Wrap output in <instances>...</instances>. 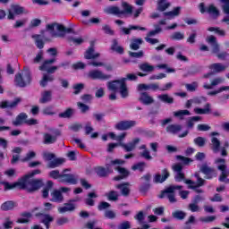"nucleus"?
<instances>
[{"label": "nucleus", "instance_id": "1", "mask_svg": "<svg viewBox=\"0 0 229 229\" xmlns=\"http://www.w3.org/2000/svg\"><path fill=\"white\" fill-rule=\"evenodd\" d=\"M42 187H44V180L42 179H33L25 176L21 179V190L27 191V192H37Z\"/></svg>", "mask_w": 229, "mask_h": 229}, {"label": "nucleus", "instance_id": "2", "mask_svg": "<svg viewBox=\"0 0 229 229\" xmlns=\"http://www.w3.org/2000/svg\"><path fill=\"white\" fill-rule=\"evenodd\" d=\"M122 8L121 10L118 6L111 5L106 9V13L109 15H116V17H123V15H131L133 13V6L128 2H122Z\"/></svg>", "mask_w": 229, "mask_h": 229}, {"label": "nucleus", "instance_id": "3", "mask_svg": "<svg viewBox=\"0 0 229 229\" xmlns=\"http://www.w3.org/2000/svg\"><path fill=\"white\" fill-rule=\"evenodd\" d=\"M14 82L16 87H20L21 89L28 87V85L31 83V72L30 71V67H23V74L21 72L16 73Z\"/></svg>", "mask_w": 229, "mask_h": 229}, {"label": "nucleus", "instance_id": "4", "mask_svg": "<svg viewBox=\"0 0 229 229\" xmlns=\"http://www.w3.org/2000/svg\"><path fill=\"white\" fill-rule=\"evenodd\" d=\"M119 85H120L121 97L123 98H128V87L126 86V79L125 78L109 81L107 83V89L109 90H112L113 92H117V90H119Z\"/></svg>", "mask_w": 229, "mask_h": 229}, {"label": "nucleus", "instance_id": "5", "mask_svg": "<svg viewBox=\"0 0 229 229\" xmlns=\"http://www.w3.org/2000/svg\"><path fill=\"white\" fill-rule=\"evenodd\" d=\"M199 10L200 13H208L209 15H212L214 19H217L219 15H221V13L219 12V9L214 5V4H209L208 7L205 6V3H200L199 4Z\"/></svg>", "mask_w": 229, "mask_h": 229}, {"label": "nucleus", "instance_id": "6", "mask_svg": "<svg viewBox=\"0 0 229 229\" xmlns=\"http://www.w3.org/2000/svg\"><path fill=\"white\" fill-rule=\"evenodd\" d=\"M216 163H220L222 165H218V171H221V174L219 175V182H222L223 183H229V170L228 166L226 165V160L225 159H218L216 160Z\"/></svg>", "mask_w": 229, "mask_h": 229}, {"label": "nucleus", "instance_id": "7", "mask_svg": "<svg viewBox=\"0 0 229 229\" xmlns=\"http://www.w3.org/2000/svg\"><path fill=\"white\" fill-rule=\"evenodd\" d=\"M55 62H56L55 58L45 60L38 67L39 71H43L47 74H55V72L58 71V66H51L53 64H55Z\"/></svg>", "mask_w": 229, "mask_h": 229}, {"label": "nucleus", "instance_id": "8", "mask_svg": "<svg viewBox=\"0 0 229 229\" xmlns=\"http://www.w3.org/2000/svg\"><path fill=\"white\" fill-rule=\"evenodd\" d=\"M88 77L90 80H100L101 81H106V80H110L112 78V75L105 74L99 70H91L89 72Z\"/></svg>", "mask_w": 229, "mask_h": 229}, {"label": "nucleus", "instance_id": "9", "mask_svg": "<svg viewBox=\"0 0 229 229\" xmlns=\"http://www.w3.org/2000/svg\"><path fill=\"white\" fill-rule=\"evenodd\" d=\"M137 124V122L132 120L120 121L114 125V130L118 131H126L131 128H133Z\"/></svg>", "mask_w": 229, "mask_h": 229}, {"label": "nucleus", "instance_id": "10", "mask_svg": "<svg viewBox=\"0 0 229 229\" xmlns=\"http://www.w3.org/2000/svg\"><path fill=\"white\" fill-rule=\"evenodd\" d=\"M194 176L197 178V182H194V181L191 179L184 180V183L189 185L188 189H198L199 187H203V185H205V179L201 178L199 173H195Z\"/></svg>", "mask_w": 229, "mask_h": 229}, {"label": "nucleus", "instance_id": "11", "mask_svg": "<svg viewBox=\"0 0 229 229\" xmlns=\"http://www.w3.org/2000/svg\"><path fill=\"white\" fill-rule=\"evenodd\" d=\"M141 105H145V106H149V105H153L155 103V98L149 95L148 92L140 93V98H138Z\"/></svg>", "mask_w": 229, "mask_h": 229}, {"label": "nucleus", "instance_id": "12", "mask_svg": "<svg viewBox=\"0 0 229 229\" xmlns=\"http://www.w3.org/2000/svg\"><path fill=\"white\" fill-rule=\"evenodd\" d=\"M160 199L167 198L170 203H176V194L173 191V188H166L165 191L161 192L159 195Z\"/></svg>", "mask_w": 229, "mask_h": 229}, {"label": "nucleus", "instance_id": "13", "mask_svg": "<svg viewBox=\"0 0 229 229\" xmlns=\"http://www.w3.org/2000/svg\"><path fill=\"white\" fill-rule=\"evenodd\" d=\"M76 201H80V199H75L69 200V203H64V207L58 208V212L60 214H65V212H73V210H76V206L72 203Z\"/></svg>", "mask_w": 229, "mask_h": 229}, {"label": "nucleus", "instance_id": "14", "mask_svg": "<svg viewBox=\"0 0 229 229\" xmlns=\"http://www.w3.org/2000/svg\"><path fill=\"white\" fill-rule=\"evenodd\" d=\"M200 171L205 174L207 180H212L216 176V169L210 167L207 163L200 166Z\"/></svg>", "mask_w": 229, "mask_h": 229}, {"label": "nucleus", "instance_id": "15", "mask_svg": "<svg viewBox=\"0 0 229 229\" xmlns=\"http://www.w3.org/2000/svg\"><path fill=\"white\" fill-rule=\"evenodd\" d=\"M95 171L98 176H99L100 178H106L108 174H110L111 173H114V170L110 168V165H106V168L103 166H98L95 168Z\"/></svg>", "mask_w": 229, "mask_h": 229}, {"label": "nucleus", "instance_id": "16", "mask_svg": "<svg viewBox=\"0 0 229 229\" xmlns=\"http://www.w3.org/2000/svg\"><path fill=\"white\" fill-rule=\"evenodd\" d=\"M173 171L176 173L175 180L176 182H182V180H185V174H183V165L182 164H175L172 166Z\"/></svg>", "mask_w": 229, "mask_h": 229}, {"label": "nucleus", "instance_id": "17", "mask_svg": "<svg viewBox=\"0 0 229 229\" xmlns=\"http://www.w3.org/2000/svg\"><path fill=\"white\" fill-rule=\"evenodd\" d=\"M61 183H72V185H76L78 183V177L74 174H61V179H59Z\"/></svg>", "mask_w": 229, "mask_h": 229}, {"label": "nucleus", "instance_id": "18", "mask_svg": "<svg viewBox=\"0 0 229 229\" xmlns=\"http://www.w3.org/2000/svg\"><path fill=\"white\" fill-rule=\"evenodd\" d=\"M22 101L21 98H16L13 102H9L8 100L2 101L0 103V108L4 109V108H15Z\"/></svg>", "mask_w": 229, "mask_h": 229}, {"label": "nucleus", "instance_id": "19", "mask_svg": "<svg viewBox=\"0 0 229 229\" xmlns=\"http://www.w3.org/2000/svg\"><path fill=\"white\" fill-rule=\"evenodd\" d=\"M107 137L111 140H115L119 144H123L126 139V132H122L119 135L115 134V132H107Z\"/></svg>", "mask_w": 229, "mask_h": 229}, {"label": "nucleus", "instance_id": "20", "mask_svg": "<svg viewBox=\"0 0 229 229\" xmlns=\"http://www.w3.org/2000/svg\"><path fill=\"white\" fill-rule=\"evenodd\" d=\"M53 100V92L51 90H45L41 93V98H39L40 105H46L47 103H51Z\"/></svg>", "mask_w": 229, "mask_h": 229}, {"label": "nucleus", "instance_id": "21", "mask_svg": "<svg viewBox=\"0 0 229 229\" xmlns=\"http://www.w3.org/2000/svg\"><path fill=\"white\" fill-rule=\"evenodd\" d=\"M115 170L120 173V175L114 177V182L124 180L125 178H128L130 176V171H128L126 168L117 166Z\"/></svg>", "mask_w": 229, "mask_h": 229}, {"label": "nucleus", "instance_id": "22", "mask_svg": "<svg viewBox=\"0 0 229 229\" xmlns=\"http://www.w3.org/2000/svg\"><path fill=\"white\" fill-rule=\"evenodd\" d=\"M169 178V171L167 169H164L162 171V174H157L154 177V182L156 183H164Z\"/></svg>", "mask_w": 229, "mask_h": 229}, {"label": "nucleus", "instance_id": "23", "mask_svg": "<svg viewBox=\"0 0 229 229\" xmlns=\"http://www.w3.org/2000/svg\"><path fill=\"white\" fill-rule=\"evenodd\" d=\"M27 120L28 114L26 113H20L13 122V126H21V124H26Z\"/></svg>", "mask_w": 229, "mask_h": 229}, {"label": "nucleus", "instance_id": "24", "mask_svg": "<svg viewBox=\"0 0 229 229\" xmlns=\"http://www.w3.org/2000/svg\"><path fill=\"white\" fill-rule=\"evenodd\" d=\"M53 73H45L41 79V81H39V85L40 87H42L43 89L47 87V83H51L53 81H55V75H51Z\"/></svg>", "mask_w": 229, "mask_h": 229}, {"label": "nucleus", "instance_id": "25", "mask_svg": "<svg viewBox=\"0 0 229 229\" xmlns=\"http://www.w3.org/2000/svg\"><path fill=\"white\" fill-rule=\"evenodd\" d=\"M139 30L140 31H146V28L140 27L139 25H129V28L123 27L121 29V31L123 32V35H130L132 30Z\"/></svg>", "mask_w": 229, "mask_h": 229}, {"label": "nucleus", "instance_id": "26", "mask_svg": "<svg viewBox=\"0 0 229 229\" xmlns=\"http://www.w3.org/2000/svg\"><path fill=\"white\" fill-rule=\"evenodd\" d=\"M180 10H182V7L177 6L174 7L173 11L163 13V15L166 17L168 21H171V19H174V17H178V15H180Z\"/></svg>", "mask_w": 229, "mask_h": 229}, {"label": "nucleus", "instance_id": "27", "mask_svg": "<svg viewBox=\"0 0 229 229\" xmlns=\"http://www.w3.org/2000/svg\"><path fill=\"white\" fill-rule=\"evenodd\" d=\"M208 42L212 46V53L217 55V53H219V44H217V38L215 36H209L208 38Z\"/></svg>", "mask_w": 229, "mask_h": 229}, {"label": "nucleus", "instance_id": "28", "mask_svg": "<svg viewBox=\"0 0 229 229\" xmlns=\"http://www.w3.org/2000/svg\"><path fill=\"white\" fill-rule=\"evenodd\" d=\"M94 47H89L85 52L84 58L86 60H96V58H99V53L94 54Z\"/></svg>", "mask_w": 229, "mask_h": 229}, {"label": "nucleus", "instance_id": "29", "mask_svg": "<svg viewBox=\"0 0 229 229\" xmlns=\"http://www.w3.org/2000/svg\"><path fill=\"white\" fill-rule=\"evenodd\" d=\"M51 196L52 199H50V201H53L55 203H62V201H64V195L62 194V191L58 190H55L51 193Z\"/></svg>", "mask_w": 229, "mask_h": 229}, {"label": "nucleus", "instance_id": "30", "mask_svg": "<svg viewBox=\"0 0 229 229\" xmlns=\"http://www.w3.org/2000/svg\"><path fill=\"white\" fill-rule=\"evenodd\" d=\"M75 112L76 111L74 110V108L68 107L63 113H60L58 116L60 117V119H71Z\"/></svg>", "mask_w": 229, "mask_h": 229}, {"label": "nucleus", "instance_id": "31", "mask_svg": "<svg viewBox=\"0 0 229 229\" xmlns=\"http://www.w3.org/2000/svg\"><path fill=\"white\" fill-rule=\"evenodd\" d=\"M116 189H120L123 196L130 195V182H123L116 185Z\"/></svg>", "mask_w": 229, "mask_h": 229}, {"label": "nucleus", "instance_id": "32", "mask_svg": "<svg viewBox=\"0 0 229 229\" xmlns=\"http://www.w3.org/2000/svg\"><path fill=\"white\" fill-rule=\"evenodd\" d=\"M144 40L141 38H133L131 42L130 47L132 51H139L140 49L141 44H143Z\"/></svg>", "mask_w": 229, "mask_h": 229}, {"label": "nucleus", "instance_id": "33", "mask_svg": "<svg viewBox=\"0 0 229 229\" xmlns=\"http://www.w3.org/2000/svg\"><path fill=\"white\" fill-rule=\"evenodd\" d=\"M195 114H198L199 115H205V114H208L211 112L210 109V103H207L204 106V108H199V107H196L194 109Z\"/></svg>", "mask_w": 229, "mask_h": 229}, {"label": "nucleus", "instance_id": "34", "mask_svg": "<svg viewBox=\"0 0 229 229\" xmlns=\"http://www.w3.org/2000/svg\"><path fill=\"white\" fill-rule=\"evenodd\" d=\"M64 162H65L64 158H55L52 161H50L47 167H48V169H55V167H59V165H62V164H64Z\"/></svg>", "mask_w": 229, "mask_h": 229}, {"label": "nucleus", "instance_id": "35", "mask_svg": "<svg viewBox=\"0 0 229 229\" xmlns=\"http://www.w3.org/2000/svg\"><path fill=\"white\" fill-rule=\"evenodd\" d=\"M167 133H172V135H176L179 131H182V125L170 124L166 127Z\"/></svg>", "mask_w": 229, "mask_h": 229}, {"label": "nucleus", "instance_id": "36", "mask_svg": "<svg viewBox=\"0 0 229 229\" xmlns=\"http://www.w3.org/2000/svg\"><path fill=\"white\" fill-rule=\"evenodd\" d=\"M211 71L214 72H223V71H226V66L223 65L221 63H215L209 66Z\"/></svg>", "mask_w": 229, "mask_h": 229}, {"label": "nucleus", "instance_id": "37", "mask_svg": "<svg viewBox=\"0 0 229 229\" xmlns=\"http://www.w3.org/2000/svg\"><path fill=\"white\" fill-rule=\"evenodd\" d=\"M166 0H157V11L158 12H165L169 6H171V3L165 2Z\"/></svg>", "mask_w": 229, "mask_h": 229}, {"label": "nucleus", "instance_id": "38", "mask_svg": "<svg viewBox=\"0 0 229 229\" xmlns=\"http://www.w3.org/2000/svg\"><path fill=\"white\" fill-rule=\"evenodd\" d=\"M157 98L162 103H166L167 105H173V103H174V98L170 97L168 94H162Z\"/></svg>", "mask_w": 229, "mask_h": 229}, {"label": "nucleus", "instance_id": "39", "mask_svg": "<svg viewBox=\"0 0 229 229\" xmlns=\"http://www.w3.org/2000/svg\"><path fill=\"white\" fill-rule=\"evenodd\" d=\"M15 208V203L13 200H8L1 205V210L7 212L8 210H13Z\"/></svg>", "mask_w": 229, "mask_h": 229}, {"label": "nucleus", "instance_id": "40", "mask_svg": "<svg viewBox=\"0 0 229 229\" xmlns=\"http://www.w3.org/2000/svg\"><path fill=\"white\" fill-rule=\"evenodd\" d=\"M53 189L52 181H47V185L42 190V198H49V191Z\"/></svg>", "mask_w": 229, "mask_h": 229}, {"label": "nucleus", "instance_id": "41", "mask_svg": "<svg viewBox=\"0 0 229 229\" xmlns=\"http://www.w3.org/2000/svg\"><path fill=\"white\" fill-rule=\"evenodd\" d=\"M56 24H57L56 22H54V23L47 24L46 26V30L47 31H50L51 37H53L55 38H58V37H62V34H58L55 31V27L56 26Z\"/></svg>", "mask_w": 229, "mask_h": 229}, {"label": "nucleus", "instance_id": "42", "mask_svg": "<svg viewBox=\"0 0 229 229\" xmlns=\"http://www.w3.org/2000/svg\"><path fill=\"white\" fill-rule=\"evenodd\" d=\"M5 191H10L12 189H15V187H19V189L22 190V180L10 184L9 182H4Z\"/></svg>", "mask_w": 229, "mask_h": 229}, {"label": "nucleus", "instance_id": "43", "mask_svg": "<svg viewBox=\"0 0 229 229\" xmlns=\"http://www.w3.org/2000/svg\"><path fill=\"white\" fill-rule=\"evenodd\" d=\"M117 44H118L117 39H113V44L111 46L112 51H115V53H117L118 55H124V47H123L121 46L115 47V46H117Z\"/></svg>", "mask_w": 229, "mask_h": 229}, {"label": "nucleus", "instance_id": "44", "mask_svg": "<svg viewBox=\"0 0 229 229\" xmlns=\"http://www.w3.org/2000/svg\"><path fill=\"white\" fill-rule=\"evenodd\" d=\"M198 121H201V116L190 117L186 123L187 128L192 130V128H194V123H198Z\"/></svg>", "mask_w": 229, "mask_h": 229}, {"label": "nucleus", "instance_id": "45", "mask_svg": "<svg viewBox=\"0 0 229 229\" xmlns=\"http://www.w3.org/2000/svg\"><path fill=\"white\" fill-rule=\"evenodd\" d=\"M174 219H178L179 221H183L185 217L187 216V213L182 211V210H176L172 214Z\"/></svg>", "mask_w": 229, "mask_h": 229}, {"label": "nucleus", "instance_id": "46", "mask_svg": "<svg viewBox=\"0 0 229 229\" xmlns=\"http://www.w3.org/2000/svg\"><path fill=\"white\" fill-rule=\"evenodd\" d=\"M140 70L143 71V72H153L155 71V66L148 63H144L140 65Z\"/></svg>", "mask_w": 229, "mask_h": 229}, {"label": "nucleus", "instance_id": "47", "mask_svg": "<svg viewBox=\"0 0 229 229\" xmlns=\"http://www.w3.org/2000/svg\"><path fill=\"white\" fill-rule=\"evenodd\" d=\"M212 149L215 153H219V151H221V155L222 157H226V148L225 147H221L220 144H215L212 147Z\"/></svg>", "mask_w": 229, "mask_h": 229}, {"label": "nucleus", "instance_id": "48", "mask_svg": "<svg viewBox=\"0 0 229 229\" xmlns=\"http://www.w3.org/2000/svg\"><path fill=\"white\" fill-rule=\"evenodd\" d=\"M73 89V96H78V94H81V90L85 89V84L83 83H77L72 86Z\"/></svg>", "mask_w": 229, "mask_h": 229}, {"label": "nucleus", "instance_id": "49", "mask_svg": "<svg viewBox=\"0 0 229 229\" xmlns=\"http://www.w3.org/2000/svg\"><path fill=\"white\" fill-rule=\"evenodd\" d=\"M67 41L69 42L70 46H72V44H74V46H81V44H83V38H75L72 37H68Z\"/></svg>", "mask_w": 229, "mask_h": 229}, {"label": "nucleus", "instance_id": "50", "mask_svg": "<svg viewBox=\"0 0 229 229\" xmlns=\"http://www.w3.org/2000/svg\"><path fill=\"white\" fill-rule=\"evenodd\" d=\"M55 218H53V216H51V215H43V219L41 220V223H43V225H45L47 229H49V223H53Z\"/></svg>", "mask_w": 229, "mask_h": 229}, {"label": "nucleus", "instance_id": "51", "mask_svg": "<svg viewBox=\"0 0 229 229\" xmlns=\"http://www.w3.org/2000/svg\"><path fill=\"white\" fill-rule=\"evenodd\" d=\"M43 115H55L56 113L55 112V106H47L42 110Z\"/></svg>", "mask_w": 229, "mask_h": 229}, {"label": "nucleus", "instance_id": "52", "mask_svg": "<svg viewBox=\"0 0 229 229\" xmlns=\"http://www.w3.org/2000/svg\"><path fill=\"white\" fill-rule=\"evenodd\" d=\"M21 217H26V218H20L16 221V223L28 224L30 223L31 213H28V212L21 213Z\"/></svg>", "mask_w": 229, "mask_h": 229}, {"label": "nucleus", "instance_id": "53", "mask_svg": "<svg viewBox=\"0 0 229 229\" xmlns=\"http://www.w3.org/2000/svg\"><path fill=\"white\" fill-rule=\"evenodd\" d=\"M40 35L34 36L35 45L38 49H44V46L46 45V43H44V40L40 38Z\"/></svg>", "mask_w": 229, "mask_h": 229}, {"label": "nucleus", "instance_id": "54", "mask_svg": "<svg viewBox=\"0 0 229 229\" xmlns=\"http://www.w3.org/2000/svg\"><path fill=\"white\" fill-rule=\"evenodd\" d=\"M92 198H98V194L96 192H89L88 194V199H85L86 205H89V207H94V200Z\"/></svg>", "mask_w": 229, "mask_h": 229}, {"label": "nucleus", "instance_id": "55", "mask_svg": "<svg viewBox=\"0 0 229 229\" xmlns=\"http://www.w3.org/2000/svg\"><path fill=\"white\" fill-rule=\"evenodd\" d=\"M208 31L214 32L216 35H219V37H225V35H226L225 30H221L219 27H209L208 28Z\"/></svg>", "mask_w": 229, "mask_h": 229}, {"label": "nucleus", "instance_id": "56", "mask_svg": "<svg viewBox=\"0 0 229 229\" xmlns=\"http://www.w3.org/2000/svg\"><path fill=\"white\" fill-rule=\"evenodd\" d=\"M219 83H221V79L216 78V79H214L211 81V84H204L203 87L207 90H211V89H213V87H216V85H219Z\"/></svg>", "mask_w": 229, "mask_h": 229}, {"label": "nucleus", "instance_id": "57", "mask_svg": "<svg viewBox=\"0 0 229 229\" xmlns=\"http://www.w3.org/2000/svg\"><path fill=\"white\" fill-rule=\"evenodd\" d=\"M174 117H179V119L182 120L184 115H191V111L185 110H179L174 113Z\"/></svg>", "mask_w": 229, "mask_h": 229}, {"label": "nucleus", "instance_id": "58", "mask_svg": "<svg viewBox=\"0 0 229 229\" xmlns=\"http://www.w3.org/2000/svg\"><path fill=\"white\" fill-rule=\"evenodd\" d=\"M106 198L109 201H117L119 199V193L115 191H111L106 194Z\"/></svg>", "mask_w": 229, "mask_h": 229}, {"label": "nucleus", "instance_id": "59", "mask_svg": "<svg viewBox=\"0 0 229 229\" xmlns=\"http://www.w3.org/2000/svg\"><path fill=\"white\" fill-rule=\"evenodd\" d=\"M225 90H229V86H222L216 90L208 91V96H217L220 92H225Z\"/></svg>", "mask_w": 229, "mask_h": 229}, {"label": "nucleus", "instance_id": "60", "mask_svg": "<svg viewBox=\"0 0 229 229\" xmlns=\"http://www.w3.org/2000/svg\"><path fill=\"white\" fill-rule=\"evenodd\" d=\"M44 142H45V144H53V143L56 142V140L53 135H51L49 133H45L44 134Z\"/></svg>", "mask_w": 229, "mask_h": 229}, {"label": "nucleus", "instance_id": "61", "mask_svg": "<svg viewBox=\"0 0 229 229\" xmlns=\"http://www.w3.org/2000/svg\"><path fill=\"white\" fill-rule=\"evenodd\" d=\"M170 38L172 40H183V38H185V34L180 31H176V32H174L173 35H171Z\"/></svg>", "mask_w": 229, "mask_h": 229}, {"label": "nucleus", "instance_id": "62", "mask_svg": "<svg viewBox=\"0 0 229 229\" xmlns=\"http://www.w3.org/2000/svg\"><path fill=\"white\" fill-rule=\"evenodd\" d=\"M219 135H221L219 132L213 131L210 133L211 136V143L212 144H221V141L219 140Z\"/></svg>", "mask_w": 229, "mask_h": 229}, {"label": "nucleus", "instance_id": "63", "mask_svg": "<svg viewBox=\"0 0 229 229\" xmlns=\"http://www.w3.org/2000/svg\"><path fill=\"white\" fill-rule=\"evenodd\" d=\"M12 10L14 12L16 15H21L24 13V7L19 5V4H14L12 5Z\"/></svg>", "mask_w": 229, "mask_h": 229}, {"label": "nucleus", "instance_id": "64", "mask_svg": "<svg viewBox=\"0 0 229 229\" xmlns=\"http://www.w3.org/2000/svg\"><path fill=\"white\" fill-rule=\"evenodd\" d=\"M223 3L222 10L224 13H229V0H220Z\"/></svg>", "mask_w": 229, "mask_h": 229}]
</instances>
